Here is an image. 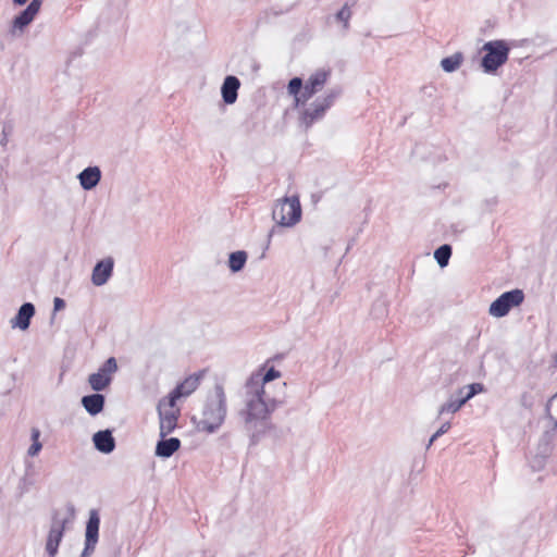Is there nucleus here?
Returning a JSON list of instances; mask_svg holds the SVG:
<instances>
[{
  "mask_svg": "<svg viewBox=\"0 0 557 557\" xmlns=\"http://www.w3.org/2000/svg\"><path fill=\"white\" fill-rule=\"evenodd\" d=\"M240 81L234 75H227L221 86V95L224 103L233 104L237 100Z\"/></svg>",
  "mask_w": 557,
  "mask_h": 557,
  "instance_id": "ddd939ff",
  "label": "nucleus"
},
{
  "mask_svg": "<svg viewBox=\"0 0 557 557\" xmlns=\"http://www.w3.org/2000/svg\"><path fill=\"white\" fill-rule=\"evenodd\" d=\"M462 60H463L462 53L456 52L450 57L444 58L441 61V66L445 72L451 73V72H455L457 69H459Z\"/></svg>",
  "mask_w": 557,
  "mask_h": 557,
  "instance_id": "5701e85b",
  "label": "nucleus"
},
{
  "mask_svg": "<svg viewBox=\"0 0 557 557\" xmlns=\"http://www.w3.org/2000/svg\"><path fill=\"white\" fill-rule=\"evenodd\" d=\"M215 395L205 405L202 417L197 422L198 431L214 433L223 423L226 416V397L221 385L214 388Z\"/></svg>",
  "mask_w": 557,
  "mask_h": 557,
  "instance_id": "f03ea898",
  "label": "nucleus"
},
{
  "mask_svg": "<svg viewBox=\"0 0 557 557\" xmlns=\"http://www.w3.org/2000/svg\"><path fill=\"white\" fill-rule=\"evenodd\" d=\"M293 97H294V107L295 108H299L300 106L306 104L305 102L301 101L299 94L293 95Z\"/></svg>",
  "mask_w": 557,
  "mask_h": 557,
  "instance_id": "c9c22d12",
  "label": "nucleus"
},
{
  "mask_svg": "<svg viewBox=\"0 0 557 557\" xmlns=\"http://www.w3.org/2000/svg\"><path fill=\"white\" fill-rule=\"evenodd\" d=\"M94 445L97 450L103 454H110L115 448V440L110 430H101L92 436Z\"/></svg>",
  "mask_w": 557,
  "mask_h": 557,
  "instance_id": "2eb2a0df",
  "label": "nucleus"
},
{
  "mask_svg": "<svg viewBox=\"0 0 557 557\" xmlns=\"http://www.w3.org/2000/svg\"><path fill=\"white\" fill-rule=\"evenodd\" d=\"M159 423H160V437H165L172 433L176 425L180 416V410L176 408H165L163 401L158 404Z\"/></svg>",
  "mask_w": 557,
  "mask_h": 557,
  "instance_id": "1a4fd4ad",
  "label": "nucleus"
},
{
  "mask_svg": "<svg viewBox=\"0 0 557 557\" xmlns=\"http://www.w3.org/2000/svg\"><path fill=\"white\" fill-rule=\"evenodd\" d=\"M82 406L90 416L100 413L106 404V397L102 394L95 393L82 397Z\"/></svg>",
  "mask_w": 557,
  "mask_h": 557,
  "instance_id": "a211bd4d",
  "label": "nucleus"
},
{
  "mask_svg": "<svg viewBox=\"0 0 557 557\" xmlns=\"http://www.w3.org/2000/svg\"><path fill=\"white\" fill-rule=\"evenodd\" d=\"M524 294L521 289L505 292L490 306L488 313L495 318H503L513 308L523 302Z\"/></svg>",
  "mask_w": 557,
  "mask_h": 557,
  "instance_id": "0eeeda50",
  "label": "nucleus"
},
{
  "mask_svg": "<svg viewBox=\"0 0 557 557\" xmlns=\"http://www.w3.org/2000/svg\"><path fill=\"white\" fill-rule=\"evenodd\" d=\"M99 515L97 510L92 509L86 523L85 547L79 557H90L94 554L99 537Z\"/></svg>",
  "mask_w": 557,
  "mask_h": 557,
  "instance_id": "6e6552de",
  "label": "nucleus"
},
{
  "mask_svg": "<svg viewBox=\"0 0 557 557\" xmlns=\"http://www.w3.org/2000/svg\"><path fill=\"white\" fill-rule=\"evenodd\" d=\"M39 437H40L39 429L33 428L32 429V434H30V438H32L33 443H32V445L29 446V448L27 450V454L30 457L37 456L39 454V451L41 450V448H42V444L39 441Z\"/></svg>",
  "mask_w": 557,
  "mask_h": 557,
  "instance_id": "a878e982",
  "label": "nucleus"
},
{
  "mask_svg": "<svg viewBox=\"0 0 557 557\" xmlns=\"http://www.w3.org/2000/svg\"><path fill=\"white\" fill-rule=\"evenodd\" d=\"M557 423L546 420L543 433L539 440L535 453L530 460L531 468L540 471L544 468L547 458L553 451V442L556 436Z\"/></svg>",
  "mask_w": 557,
  "mask_h": 557,
  "instance_id": "423d86ee",
  "label": "nucleus"
},
{
  "mask_svg": "<svg viewBox=\"0 0 557 557\" xmlns=\"http://www.w3.org/2000/svg\"><path fill=\"white\" fill-rule=\"evenodd\" d=\"M351 17V10L348 4H345L335 15V18L338 22L343 23V27L345 30L349 28V20Z\"/></svg>",
  "mask_w": 557,
  "mask_h": 557,
  "instance_id": "bb28decb",
  "label": "nucleus"
},
{
  "mask_svg": "<svg viewBox=\"0 0 557 557\" xmlns=\"http://www.w3.org/2000/svg\"><path fill=\"white\" fill-rule=\"evenodd\" d=\"M88 383L96 392L106 389L111 383V376L104 375L101 372L92 373L88 377Z\"/></svg>",
  "mask_w": 557,
  "mask_h": 557,
  "instance_id": "4be33fe9",
  "label": "nucleus"
},
{
  "mask_svg": "<svg viewBox=\"0 0 557 557\" xmlns=\"http://www.w3.org/2000/svg\"><path fill=\"white\" fill-rule=\"evenodd\" d=\"M547 420L557 423V393L546 404Z\"/></svg>",
  "mask_w": 557,
  "mask_h": 557,
  "instance_id": "cd10ccee",
  "label": "nucleus"
},
{
  "mask_svg": "<svg viewBox=\"0 0 557 557\" xmlns=\"http://www.w3.org/2000/svg\"><path fill=\"white\" fill-rule=\"evenodd\" d=\"M65 520L53 519L46 540L45 550L49 557H55L64 536Z\"/></svg>",
  "mask_w": 557,
  "mask_h": 557,
  "instance_id": "9d476101",
  "label": "nucleus"
},
{
  "mask_svg": "<svg viewBox=\"0 0 557 557\" xmlns=\"http://www.w3.org/2000/svg\"><path fill=\"white\" fill-rule=\"evenodd\" d=\"M64 307H65V301L62 298L55 297L53 299V310L54 311H60V310L64 309Z\"/></svg>",
  "mask_w": 557,
  "mask_h": 557,
  "instance_id": "72a5a7b5",
  "label": "nucleus"
},
{
  "mask_svg": "<svg viewBox=\"0 0 557 557\" xmlns=\"http://www.w3.org/2000/svg\"><path fill=\"white\" fill-rule=\"evenodd\" d=\"M485 51L481 60V66L485 73L496 72L508 60L509 47L505 40H491L483 45Z\"/></svg>",
  "mask_w": 557,
  "mask_h": 557,
  "instance_id": "39448f33",
  "label": "nucleus"
},
{
  "mask_svg": "<svg viewBox=\"0 0 557 557\" xmlns=\"http://www.w3.org/2000/svg\"><path fill=\"white\" fill-rule=\"evenodd\" d=\"M117 370V363H116V360L114 357H110L109 359H107V361L102 364V367L100 368V371L101 373H103L104 375H111L112 373H114L115 371Z\"/></svg>",
  "mask_w": 557,
  "mask_h": 557,
  "instance_id": "c756f323",
  "label": "nucleus"
},
{
  "mask_svg": "<svg viewBox=\"0 0 557 557\" xmlns=\"http://www.w3.org/2000/svg\"><path fill=\"white\" fill-rule=\"evenodd\" d=\"M28 0H13V2L17 5H23L27 2Z\"/></svg>",
  "mask_w": 557,
  "mask_h": 557,
  "instance_id": "e433bc0d",
  "label": "nucleus"
},
{
  "mask_svg": "<svg viewBox=\"0 0 557 557\" xmlns=\"http://www.w3.org/2000/svg\"><path fill=\"white\" fill-rule=\"evenodd\" d=\"M450 429V423L449 422H445L441 425V428L431 436V438L429 440V443L426 445V448H430L431 445L440 437L442 436L443 434H445L446 432H448V430Z\"/></svg>",
  "mask_w": 557,
  "mask_h": 557,
  "instance_id": "2f4dec72",
  "label": "nucleus"
},
{
  "mask_svg": "<svg viewBox=\"0 0 557 557\" xmlns=\"http://www.w3.org/2000/svg\"><path fill=\"white\" fill-rule=\"evenodd\" d=\"M281 376V372L271 367L264 374L253 373L244 386V408L239 411L244 429L256 444L271 428V414L281 401L271 398L264 385Z\"/></svg>",
  "mask_w": 557,
  "mask_h": 557,
  "instance_id": "f257e3e1",
  "label": "nucleus"
},
{
  "mask_svg": "<svg viewBox=\"0 0 557 557\" xmlns=\"http://www.w3.org/2000/svg\"><path fill=\"white\" fill-rule=\"evenodd\" d=\"M79 184L83 189H94L101 180V170L99 166H88L78 174Z\"/></svg>",
  "mask_w": 557,
  "mask_h": 557,
  "instance_id": "dca6fc26",
  "label": "nucleus"
},
{
  "mask_svg": "<svg viewBox=\"0 0 557 557\" xmlns=\"http://www.w3.org/2000/svg\"><path fill=\"white\" fill-rule=\"evenodd\" d=\"M466 404V399H463L462 397L461 398H458V399H453L450 398L447 403L443 404L440 409H438V417L446 413V412H450V413H455L457 412L463 405Z\"/></svg>",
  "mask_w": 557,
  "mask_h": 557,
  "instance_id": "393cba45",
  "label": "nucleus"
},
{
  "mask_svg": "<svg viewBox=\"0 0 557 557\" xmlns=\"http://www.w3.org/2000/svg\"><path fill=\"white\" fill-rule=\"evenodd\" d=\"M247 258V252L244 250L231 252L228 256L230 270L234 273L242 271L246 264Z\"/></svg>",
  "mask_w": 557,
  "mask_h": 557,
  "instance_id": "412c9836",
  "label": "nucleus"
},
{
  "mask_svg": "<svg viewBox=\"0 0 557 557\" xmlns=\"http://www.w3.org/2000/svg\"><path fill=\"white\" fill-rule=\"evenodd\" d=\"M299 97L301 99L302 102H307L309 99H311L313 96L309 92L307 94V91L302 88L300 91H299Z\"/></svg>",
  "mask_w": 557,
  "mask_h": 557,
  "instance_id": "f704fd0d",
  "label": "nucleus"
},
{
  "mask_svg": "<svg viewBox=\"0 0 557 557\" xmlns=\"http://www.w3.org/2000/svg\"><path fill=\"white\" fill-rule=\"evenodd\" d=\"M304 88V82L300 77H293L287 85V92L293 96L299 94V91Z\"/></svg>",
  "mask_w": 557,
  "mask_h": 557,
  "instance_id": "c85d7f7f",
  "label": "nucleus"
},
{
  "mask_svg": "<svg viewBox=\"0 0 557 557\" xmlns=\"http://www.w3.org/2000/svg\"><path fill=\"white\" fill-rule=\"evenodd\" d=\"M465 388L466 387L459 388V391H458L459 398L465 397V394H463Z\"/></svg>",
  "mask_w": 557,
  "mask_h": 557,
  "instance_id": "4c0bfd02",
  "label": "nucleus"
},
{
  "mask_svg": "<svg viewBox=\"0 0 557 557\" xmlns=\"http://www.w3.org/2000/svg\"><path fill=\"white\" fill-rule=\"evenodd\" d=\"M181 447V441L177 437H161L156 445V455L161 458H170Z\"/></svg>",
  "mask_w": 557,
  "mask_h": 557,
  "instance_id": "6ab92c4d",
  "label": "nucleus"
},
{
  "mask_svg": "<svg viewBox=\"0 0 557 557\" xmlns=\"http://www.w3.org/2000/svg\"><path fill=\"white\" fill-rule=\"evenodd\" d=\"M339 87L330 89L323 97L317 98L300 114L299 123L308 131L314 122L320 121L326 111L334 104L335 100L341 96Z\"/></svg>",
  "mask_w": 557,
  "mask_h": 557,
  "instance_id": "20e7f679",
  "label": "nucleus"
},
{
  "mask_svg": "<svg viewBox=\"0 0 557 557\" xmlns=\"http://www.w3.org/2000/svg\"><path fill=\"white\" fill-rule=\"evenodd\" d=\"M114 268V260L112 257H107L96 263L91 273V282L95 286L104 285L112 276Z\"/></svg>",
  "mask_w": 557,
  "mask_h": 557,
  "instance_id": "f8f14e48",
  "label": "nucleus"
},
{
  "mask_svg": "<svg viewBox=\"0 0 557 557\" xmlns=\"http://www.w3.org/2000/svg\"><path fill=\"white\" fill-rule=\"evenodd\" d=\"M450 256H451V247L447 244L440 246L434 251V258L441 268H445L448 264Z\"/></svg>",
  "mask_w": 557,
  "mask_h": 557,
  "instance_id": "b1692460",
  "label": "nucleus"
},
{
  "mask_svg": "<svg viewBox=\"0 0 557 557\" xmlns=\"http://www.w3.org/2000/svg\"><path fill=\"white\" fill-rule=\"evenodd\" d=\"M41 3V0H32L30 3L13 18L11 33L15 34L16 30L23 32L38 14Z\"/></svg>",
  "mask_w": 557,
  "mask_h": 557,
  "instance_id": "9b49d317",
  "label": "nucleus"
},
{
  "mask_svg": "<svg viewBox=\"0 0 557 557\" xmlns=\"http://www.w3.org/2000/svg\"><path fill=\"white\" fill-rule=\"evenodd\" d=\"M35 311V306L32 302H24L20 307L16 315L11 320L12 326L18 327L22 331L27 330Z\"/></svg>",
  "mask_w": 557,
  "mask_h": 557,
  "instance_id": "4468645a",
  "label": "nucleus"
},
{
  "mask_svg": "<svg viewBox=\"0 0 557 557\" xmlns=\"http://www.w3.org/2000/svg\"><path fill=\"white\" fill-rule=\"evenodd\" d=\"M272 219L276 225L268 234L267 247H269L273 235L281 227H290L297 224L301 219V206L298 196L284 197L278 199L272 210Z\"/></svg>",
  "mask_w": 557,
  "mask_h": 557,
  "instance_id": "7ed1b4c3",
  "label": "nucleus"
},
{
  "mask_svg": "<svg viewBox=\"0 0 557 557\" xmlns=\"http://www.w3.org/2000/svg\"><path fill=\"white\" fill-rule=\"evenodd\" d=\"M201 376L199 374H193L186 377L176 388V393L183 397L189 396L194 391L197 389L200 383Z\"/></svg>",
  "mask_w": 557,
  "mask_h": 557,
  "instance_id": "aec40b11",
  "label": "nucleus"
},
{
  "mask_svg": "<svg viewBox=\"0 0 557 557\" xmlns=\"http://www.w3.org/2000/svg\"><path fill=\"white\" fill-rule=\"evenodd\" d=\"M467 388H469V392L465 395V397H462L463 399H466V403L476 394L484 391V386L481 383H472L468 385Z\"/></svg>",
  "mask_w": 557,
  "mask_h": 557,
  "instance_id": "7c9ffc66",
  "label": "nucleus"
},
{
  "mask_svg": "<svg viewBox=\"0 0 557 557\" xmlns=\"http://www.w3.org/2000/svg\"><path fill=\"white\" fill-rule=\"evenodd\" d=\"M183 397L181 394L176 393V388H174L168 396L166 399H162L161 401L164 403L165 408H175L176 400Z\"/></svg>",
  "mask_w": 557,
  "mask_h": 557,
  "instance_id": "473e14b6",
  "label": "nucleus"
},
{
  "mask_svg": "<svg viewBox=\"0 0 557 557\" xmlns=\"http://www.w3.org/2000/svg\"><path fill=\"white\" fill-rule=\"evenodd\" d=\"M330 74V71L318 70L307 79L306 84L304 85V89L307 91V94L310 92L312 96H314L323 88Z\"/></svg>",
  "mask_w": 557,
  "mask_h": 557,
  "instance_id": "f3484780",
  "label": "nucleus"
}]
</instances>
